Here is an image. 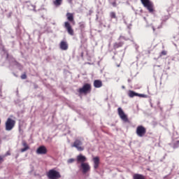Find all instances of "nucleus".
<instances>
[{
    "instance_id": "nucleus-1",
    "label": "nucleus",
    "mask_w": 179,
    "mask_h": 179,
    "mask_svg": "<svg viewBox=\"0 0 179 179\" xmlns=\"http://www.w3.org/2000/svg\"><path fill=\"white\" fill-rule=\"evenodd\" d=\"M92 91V85L90 83H85L83 86L78 90L80 94H87Z\"/></svg>"
},
{
    "instance_id": "nucleus-2",
    "label": "nucleus",
    "mask_w": 179,
    "mask_h": 179,
    "mask_svg": "<svg viewBox=\"0 0 179 179\" xmlns=\"http://www.w3.org/2000/svg\"><path fill=\"white\" fill-rule=\"evenodd\" d=\"M47 177L48 179H59L61 178V175L59 171L55 169H50L47 173Z\"/></svg>"
},
{
    "instance_id": "nucleus-3",
    "label": "nucleus",
    "mask_w": 179,
    "mask_h": 179,
    "mask_svg": "<svg viewBox=\"0 0 179 179\" xmlns=\"http://www.w3.org/2000/svg\"><path fill=\"white\" fill-rule=\"evenodd\" d=\"M16 124V121L13 120L10 117H8L6 121V131H12L13 128H15V125Z\"/></svg>"
},
{
    "instance_id": "nucleus-4",
    "label": "nucleus",
    "mask_w": 179,
    "mask_h": 179,
    "mask_svg": "<svg viewBox=\"0 0 179 179\" xmlns=\"http://www.w3.org/2000/svg\"><path fill=\"white\" fill-rule=\"evenodd\" d=\"M141 1L143 6L146 8L150 13H152L154 11V5L150 0H141Z\"/></svg>"
},
{
    "instance_id": "nucleus-5",
    "label": "nucleus",
    "mask_w": 179,
    "mask_h": 179,
    "mask_svg": "<svg viewBox=\"0 0 179 179\" xmlns=\"http://www.w3.org/2000/svg\"><path fill=\"white\" fill-rule=\"evenodd\" d=\"M79 169L80 171H82L83 174L85 175L87 174V173H89V171H90L91 167L88 163L85 162L81 163L80 166H79Z\"/></svg>"
},
{
    "instance_id": "nucleus-6",
    "label": "nucleus",
    "mask_w": 179,
    "mask_h": 179,
    "mask_svg": "<svg viewBox=\"0 0 179 179\" xmlns=\"http://www.w3.org/2000/svg\"><path fill=\"white\" fill-rule=\"evenodd\" d=\"M117 113H118L120 117L121 118V120L123 122H127V123L130 122V121L128 118V116L124 113V112L123 111V110L121 108H117Z\"/></svg>"
},
{
    "instance_id": "nucleus-7",
    "label": "nucleus",
    "mask_w": 179,
    "mask_h": 179,
    "mask_svg": "<svg viewBox=\"0 0 179 179\" xmlns=\"http://www.w3.org/2000/svg\"><path fill=\"white\" fill-rule=\"evenodd\" d=\"M136 132L138 136L143 138L146 134V129L143 126L139 125L137 127Z\"/></svg>"
},
{
    "instance_id": "nucleus-8",
    "label": "nucleus",
    "mask_w": 179,
    "mask_h": 179,
    "mask_svg": "<svg viewBox=\"0 0 179 179\" xmlns=\"http://www.w3.org/2000/svg\"><path fill=\"white\" fill-rule=\"evenodd\" d=\"M83 143L81 141L76 139L73 144L72 145V148H76V149L79 151V152H83V150H84V147H82Z\"/></svg>"
},
{
    "instance_id": "nucleus-9",
    "label": "nucleus",
    "mask_w": 179,
    "mask_h": 179,
    "mask_svg": "<svg viewBox=\"0 0 179 179\" xmlns=\"http://www.w3.org/2000/svg\"><path fill=\"white\" fill-rule=\"evenodd\" d=\"M64 27L66 29L68 34L71 36L74 35V31L71 25V24L69 22H64Z\"/></svg>"
},
{
    "instance_id": "nucleus-10",
    "label": "nucleus",
    "mask_w": 179,
    "mask_h": 179,
    "mask_svg": "<svg viewBox=\"0 0 179 179\" xmlns=\"http://www.w3.org/2000/svg\"><path fill=\"white\" fill-rule=\"evenodd\" d=\"M37 155H46L48 153V150L44 145H41L36 150Z\"/></svg>"
},
{
    "instance_id": "nucleus-11",
    "label": "nucleus",
    "mask_w": 179,
    "mask_h": 179,
    "mask_svg": "<svg viewBox=\"0 0 179 179\" xmlns=\"http://www.w3.org/2000/svg\"><path fill=\"white\" fill-rule=\"evenodd\" d=\"M59 48L62 50H66L69 48V45L66 41H62L59 44Z\"/></svg>"
},
{
    "instance_id": "nucleus-12",
    "label": "nucleus",
    "mask_w": 179,
    "mask_h": 179,
    "mask_svg": "<svg viewBox=\"0 0 179 179\" xmlns=\"http://www.w3.org/2000/svg\"><path fill=\"white\" fill-rule=\"evenodd\" d=\"M128 95L129 97L133 98L134 96H140V97H143V95L141 94H138L132 90H129L128 92Z\"/></svg>"
},
{
    "instance_id": "nucleus-13",
    "label": "nucleus",
    "mask_w": 179,
    "mask_h": 179,
    "mask_svg": "<svg viewBox=\"0 0 179 179\" xmlns=\"http://www.w3.org/2000/svg\"><path fill=\"white\" fill-rule=\"evenodd\" d=\"M22 146L24 147V148H22L20 150V152L22 153L29 150V149H30V147L29 146V145L27 144V143L25 141H22Z\"/></svg>"
},
{
    "instance_id": "nucleus-14",
    "label": "nucleus",
    "mask_w": 179,
    "mask_h": 179,
    "mask_svg": "<svg viewBox=\"0 0 179 179\" xmlns=\"http://www.w3.org/2000/svg\"><path fill=\"white\" fill-rule=\"evenodd\" d=\"M93 162H94V169H95L96 170V169H98L99 166V163H100L99 157H94Z\"/></svg>"
},
{
    "instance_id": "nucleus-15",
    "label": "nucleus",
    "mask_w": 179,
    "mask_h": 179,
    "mask_svg": "<svg viewBox=\"0 0 179 179\" xmlns=\"http://www.w3.org/2000/svg\"><path fill=\"white\" fill-rule=\"evenodd\" d=\"M86 160L87 158L81 154L77 156L78 163H85Z\"/></svg>"
},
{
    "instance_id": "nucleus-16",
    "label": "nucleus",
    "mask_w": 179,
    "mask_h": 179,
    "mask_svg": "<svg viewBox=\"0 0 179 179\" xmlns=\"http://www.w3.org/2000/svg\"><path fill=\"white\" fill-rule=\"evenodd\" d=\"M103 84L101 80H96L94 81V86L96 88H100L101 87H102Z\"/></svg>"
},
{
    "instance_id": "nucleus-17",
    "label": "nucleus",
    "mask_w": 179,
    "mask_h": 179,
    "mask_svg": "<svg viewBox=\"0 0 179 179\" xmlns=\"http://www.w3.org/2000/svg\"><path fill=\"white\" fill-rule=\"evenodd\" d=\"M66 17H67V20L70 22H74V18H73V13H66Z\"/></svg>"
},
{
    "instance_id": "nucleus-18",
    "label": "nucleus",
    "mask_w": 179,
    "mask_h": 179,
    "mask_svg": "<svg viewBox=\"0 0 179 179\" xmlns=\"http://www.w3.org/2000/svg\"><path fill=\"white\" fill-rule=\"evenodd\" d=\"M133 179H145V177L142 174L136 173L134 175Z\"/></svg>"
},
{
    "instance_id": "nucleus-19",
    "label": "nucleus",
    "mask_w": 179,
    "mask_h": 179,
    "mask_svg": "<svg viewBox=\"0 0 179 179\" xmlns=\"http://www.w3.org/2000/svg\"><path fill=\"white\" fill-rule=\"evenodd\" d=\"M123 45H124L123 42L115 43L113 45V48H114V49H117L119 48L122 47Z\"/></svg>"
},
{
    "instance_id": "nucleus-20",
    "label": "nucleus",
    "mask_w": 179,
    "mask_h": 179,
    "mask_svg": "<svg viewBox=\"0 0 179 179\" xmlns=\"http://www.w3.org/2000/svg\"><path fill=\"white\" fill-rule=\"evenodd\" d=\"M62 0H55L53 3L56 6H59L62 4Z\"/></svg>"
},
{
    "instance_id": "nucleus-21",
    "label": "nucleus",
    "mask_w": 179,
    "mask_h": 179,
    "mask_svg": "<svg viewBox=\"0 0 179 179\" xmlns=\"http://www.w3.org/2000/svg\"><path fill=\"white\" fill-rule=\"evenodd\" d=\"M110 16L111 19H117L116 13L115 12H111Z\"/></svg>"
},
{
    "instance_id": "nucleus-22",
    "label": "nucleus",
    "mask_w": 179,
    "mask_h": 179,
    "mask_svg": "<svg viewBox=\"0 0 179 179\" xmlns=\"http://www.w3.org/2000/svg\"><path fill=\"white\" fill-rule=\"evenodd\" d=\"M176 148H179V141H177L173 143V148L176 149Z\"/></svg>"
},
{
    "instance_id": "nucleus-23",
    "label": "nucleus",
    "mask_w": 179,
    "mask_h": 179,
    "mask_svg": "<svg viewBox=\"0 0 179 179\" xmlns=\"http://www.w3.org/2000/svg\"><path fill=\"white\" fill-rule=\"evenodd\" d=\"M167 55V52L165 51V50H163V51L161 52L159 57H162V56H165V55Z\"/></svg>"
},
{
    "instance_id": "nucleus-24",
    "label": "nucleus",
    "mask_w": 179,
    "mask_h": 179,
    "mask_svg": "<svg viewBox=\"0 0 179 179\" xmlns=\"http://www.w3.org/2000/svg\"><path fill=\"white\" fill-rule=\"evenodd\" d=\"M85 26L84 24L81 23L80 24V29H81V31H83L85 29Z\"/></svg>"
},
{
    "instance_id": "nucleus-25",
    "label": "nucleus",
    "mask_w": 179,
    "mask_h": 179,
    "mask_svg": "<svg viewBox=\"0 0 179 179\" xmlns=\"http://www.w3.org/2000/svg\"><path fill=\"white\" fill-rule=\"evenodd\" d=\"M21 78H22V80H24V79L27 78V76L26 75V73H24V74H22V75L21 76Z\"/></svg>"
},
{
    "instance_id": "nucleus-26",
    "label": "nucleus",
    "mask_w": 179,
    "mask_h": 179,
    "mask_svg": "<svg viewBox=\"0 0 179 179\" xmlns=\"http://www.w3.org/2000/svg\"><path fill=\"white\" fill-rule=\"evenodd\" d=\"M3 157H6V156H10V151H7L4 155H3Z\"/></svg>"
},
{
    "instance_id": "nucleus-27",
    "label": "nucleus",
    "mask_w": 179,
    "mask_h": 179,
    "mask_svg": "<svg viewBox=\"0 0 179 179\" xmlns=\"http://www.w3.org/2000/svg\"><path fill=\"white\" fill-rule=\"evenodd\" d=\"M5 157H3V156H1L0 155V164H1V163H2L3 162V158H4Z\"/></svg>"
},
{
    "instance_id": "nucleus-28",
    "label": "nucleus",
    "mask_w": 179,
    "mask_h": 179,
    "mask_svg": "<svg viewBox=\"0 0 179 179\" xmlns=\"http://www.w3.org/2000/svg\"><path fill=\"white\" fill-rule=\"evenodd\" d=\"M73 162H75V159H73V158L69 159L68 160V163H73Z\"/></svg>"
},
{
    "instance_id": "nucleus-29",
    "label": "nucleus",
    "mask_w": 179,
    "mask_h": 179,
    "mask_svg": "<svg viewBox=\"0 0 179 179\" xmlns=\"http://www.w3.org/2000/svg\"><path fill=\"white\" fill-rule=\"evenodd\" d=\"M113 5L114 6H115L116 3H115H115H113Z\"/></svg>"
},
{
    "instance_id": "nucleus-30",
    "label": "nucleus",
    "mask_w": 179,
    "mask_h": 179,
    "mask_svg": "<svg viewBox=\"0 0 179 179\" xmlns=\"http://www.w3.org/2000/svg\"><path fill=\"white\" fill-rule=\"evenodd\" d=\"M122 88L124 89V87L123 86Z\"/></svg>"
},
{
    "instance_id": "nucleus-31",
    "label": "nucleus",
    "mask_w": 179,
    "mask_h": 179,
    "mask_svg": "<svg viewBox=\"0 0 179 179\" xmlns=\"http://www.w3.org/2000/svg\"><path fill=\"white\" fill-rule=\"evenodd\" d=\"M118 67L120 66V65L117 66Z\"/></svg>"
},
{
    "instance_id": "nucleus-32",
    "label": "nucleus",
    "mask_w": 179,
    "mask_h": 179,
    "mask_svg": "<svg viewBox=\"0 0 179 179\" xmlns=\"http://www.w3.org/2000/svg\"><path fill=\"white\" fill-rule=\"evenodd\" d=\"M0 124H1V120H0Z\"/></svg>"
}]
</instances>
